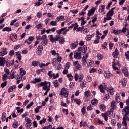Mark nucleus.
<instances>
[{
    "instance_id": "8fccbe9b",
    "label": "nucleus",
    "mask_w": 129,
    "mask_h": 129,
    "mask_svg": "<svg viewBox=\"0 0 129 129\" xmlns=\"http://www.w3.org/2000/svg\"><path fill=\"white\" fill-rule=\"evenodd\" d=\"M77 46V45H76L74 43H72L71 44V49H72L73 50L74 49H75V48H76Z\"/></svg>"
},
{
    "instance_id": "1a4fd4ad",
    "label": "nucleus",
    "mask_w": 129,
    "mask_h": 129,
    "mask_svg": "<svg viewBox=\"0 0 129 129\" xmlns=\"http://www.w3.org/2000/svg\"><path fill=\"white\" fill-rule=\"evenodd\" d=\"M8 118H8V117L7 118V114L6 113H2V118H1L2 121H5L6 120V122H8Z\"/></svg>"
},
{
    "instance_id": "a18cd8bd",
    "label": "nucleus",
    "mask_w": 129,
    "mask_h": 129,
    "mask_svg": "<svg viewBox=\"0 0 129 129\" xmlns=\"http://www.w3.org/2000/svg\"><path fill=\"white\" fill-rule=\"evenodd\" d=\"M55 40V41H60V40H61V37H60V35L59 34L56 35Z\"/></svg>"
},
{
    "instance_id": "9b49d317",
    "label": "nucleus",
    "mask_w": 129,
    "mask_h": 129,
    "mask_svg": "<svg viewBox=\"0 0 129 129\" xmlns=\"http://www.w3.org/2000/svg\"><path fill=\"white\" fill-rule=\"evenodd\" d=\"M118 55H119V52H118V49H117V48H116L115 51L112 54V56L114 58H117V56H118Z\"/></svg>"
},
{
    "instance_id": "72a5a7b5",
    "label": "nucleus",
    "mask_w": 129,
    "mask_h": 129,
    "mask_svg": "<svg viewBox=\"0 0 129 129\" xmlns=\"http://www.w3.org/2000/svg\"><path fill=\"white\" fill-rule=\"evenodd\" d=\"M18 124L19 122H18V121H15L13 124V127L14 128H17V127H18Z\"/></svg>"
},
{
    "instance_id": "4468645a",
    "label": "nucleus",
    "mask_w": 129,
    "mask_h": 129,
    "mask_svg": "<svg viewBox=\"0 0 129 129\" xmlns=\"http://www.w3.org/2000/svg\"><path fill=\"white\" fill-rule=\"evenodd\" d=\"M64 16L61 15L56 18V21H57V22H61V21H64Z\"/></svg>"
},
{
    "instance_id": "e433bc0d",
    "label": "nucleus",
    "mask_w": 129,
    "mask_h": 129,
    "mask_svg": "<svg viewBox=\"0 0 129 129\" xmlns=\"http://www.w3.org/2000/svg\"><path fill=\"white\" fill-rule=\"evenodd\" d=\"M81 68H82L81 65H80V64H78V65L75 66L74 69V70H76V69H78L79 70H80Z\"/></svg>"
},
{
    "instance_id": "7ed1b4c3",
    "label": "nucleus",
    "mask_w": 129,
    "mask_h": 129,
    "mask_svg": "<svg viewBox=\"0 0 129 129\" xmlns=\"http://www.w3.org/2000/svg\"><path fill=\"white\" fill-rule=\"evenodd\" d=\"M25 121L26 122V127L30 128L32 125V120L30 119L28 117H25Z\"/></svg>"
},
{
    "instance_id": "6e6d98bb",
    "label": "nucleus",
    "mask_w": 129,
    "mask_h": 129,
    "mask_svg": "<svg viewBox=\"0 0 129 129\" xmlns=\"http://www.w3.org/2000/svg\"><path fill=\"white\" fill-rule=\"evenodd\" d=\"M125 57H126V58L128 61H129V51H127L126 53L125 54Z\"/></svg>"
},
{
    "instance_id": "3c124183",
    "label": "nucleus",
    "mask_w": 129,
    "mask_h": 129,
    "mask_svg": "<svg viewBox=\"0 0 129 129\" xmlns=\"http://www.w3.org/2000/svg\"><path fill=\"white\" fill-rule=\"evenodd\" d=\"M4 72H5V73H7V74H8V75H10V70H9V69L7 68H5L4 69Z\"/></svg>"
},
{
    "instance_id": "f704fd0d",
    "label": "nucleus",
    "mask_w": 129,
    "mask_h": 129,
    "mask_svg": "<svg viewBox=\"0 0 129 129\" xmlns=\"http://www.w3.org/2000/svg\"><path fill=\"white\" fill-rule=\"evenodd\" d=\"M8 79V75L6 74H4L2 76V80L3 81H6Z\"/></svg>"
},
{
    "instance_id": "ddd939ff",
    "label": "nucleus",
    "mask_w": 129,
    "mask_h": 129,
    "mask_svg": "<svg viewBox=\"0 0 129 129\" xmlns=\"http://www.w3.org/2000/svg\"><path fill=\"white\" fill-rule=\"evenodd\" d=\"M113 109H110V111H107L106 114L108 115V116H113Z\"/></svg>"
},
{
    "instance_id": "2eb2a0df",
    "label": "nucleus",
    "mask_w": 129,
    "mask_h": 129,
    "mask_svg": "<svg viewBox=\"0 0 129 129\" xmlns=\"http://www.w3.org/2000/svg\"><path fill=\"white\" fill-rule=\"evenodd\" d=\"M115 100L117 101V103L120 102V95H119V94H116Z\"/></svg>"
},
{
    "instance_id": "4c0bfd02",
    "label": "nucleus",
    "mask_w": 129,
    "mask_h": 129,
    "mask_svg": "<svg viewBox=\"0 0 129 129\" xmlns=\"http://www.w3.org/2000/svg\"><path fill=\"white\" fill-rule=\"evenodd\" d=\"M90 93V91H86L85 92V97H89L90 96V95L89 94Z\"/></svg>"
},
{
    "instance_id": "f03ea898",
    "label": "nucleus",
    "mask_w": 129,
    "mask_h": 129,
    "mask_svg": "<svg viewBox=\"0 0 129 129\" xmlns=\"http://www.w3.org/2000/svg\"><path fill=\"white\" fill-rule=\"evenodd\" d=\"M122 114H123V117L127 118V116L129 115V106H127L124 107L122 111Z\"/></svg>"
},
{
    "instance_id": "f8f14e48",
    "label": "nucleus",
    "mask_w": 129,
    "mask_h": 129,
    "mask_svg": "<svg viewBox=\"0 0 129 129\" xmlns=\"http://www.w3.org/2000/svg\"><path fill=\"white\" fill-rule=\"evenodd\" d=\"M104 75L105 77H106V78H109V77H110V76H111V74H110V72H109L108 71H106L104 73Z\"/></svg>"
},
{
    "instance_id": "e2e57ef3",
    "label": "nucleus",
    "mask_w": 129,
    "mask_h": 129,
    "mask_svg": "<svg viewBox=\"0 0 129 129\" xmlns=\"http://www.w3.org/2000/svg\"><path fill=\"white\" fill-rule=\"evenodd\" d=\"M6 85H7V81L2 83L1 84V87L2 88H4V86H6Z\"/></svg>"
},
{
    "instance_id": "7c9ffc66",
    "label": "nucleus",
    "mask_w": 129,
    "mask_h": 129,
    "mask_svg": "<svg viewBox=\"0 0 129 129\" xmlns=\"http://www.w3.org/2000/svg\"><path fill=\"white\" fill-rule=\"evenodd\" d=\"M113 33L115 35H119L121 33V31L120 30H114Z\"/></svg>"
},
{
    "instance_id": "f3484780",
    "label": "nucleus",
    "mask_w": 129,
    "mask_h": 129,
    "mask_svg": "<svg viewBox=\"0 0 129 129\" xmlns=\"http://www.w3.org/2000/svg\"><path fill=\"white\" fill-rule=\"evenodd\" d=\"M105 9V6L101 5L100 6V8L99 9V12H100L101 13H103V12H104Z\"/></svg>"
},
{
    "instance_id": "9d476101",
    "label": "nucleus",
    "mask_w": 129,
    "mask_h": 129,
    "mask_svg": "<svg viewBox=\"0 0 129 129\" xmlns=\"http://www.w3.org/2000/svg\"><path fill=\"white\" fill-rule=\"evenodd\" d=\"M94 12H95V8H93L91 10L88 11V17H90V16H92L93 14H94Z\"/></svg>"
},
{
    "instance_id": "a19ab883",
    "label": "nucleus",
    "mask_w": 129,
    "mask_h": 129,
    "mask_svg": "<svg viewBox=\"0 0 129 129\" xmlns=\"http://www.w3.org/2000/svg\"><path fill=\"white\" fill-rule=\"evenodd\" d=\"M58 41L60 44H64L65 43V38L61 37V39H59Z\"/></svg>"
},
{
    "instance_id": "58836bf2",
    "label": "nucleus",
    "mask_w": 129,
    "mask_h": 129,
    "mask_svg": "<svg viewBox=\"0 0 129 129\" xmlns=\"http://www.w3.org/2000/svg\"><path fill=\"white\" fill-rule=\"evenodd\" d=\"M42 24H39L36 26L37 29H38L39 30H42L43 29V26H42Z\"/></svg>"
},
{
    "instance_id": "c03bdc74",
    "label": "nucleus",
    "mask_w": 129,
    "mask_h": 129,
    "mask_svg": "<svg viewBox=\"0 0 129 129\" xmlns=\"http://www.w3.org/2000/svg\"><path fill=\"white\" fill-rule=\"evenodd\" d=\"M51 64L50 62H48L46 64H44L43 63H41V64L40 65V67L42 68V67H44V66H48V65H50Z\"/></svg>"
},
{
    "instance_id": "473e14b6",
    "label": "nucleus",
    "mask_w": 129,
    "mask_h": 129,
    "mask_svg": "<svg viewBox=\"0 0 129 129\" xmlns=\"http://www.w3.org/2000/svg\"><path fill=\"white\" fill-rule=\"evenodd\" d=\"M48 44V39L43 40L41 42V45L43 46H46Z\"/></svg>"
},
{
    "instance_id": "aec40b11",
    "label": "nucleus",
    "mask_w": 129,
    "mask_h": 129,
    "mask_svg": "<svg viewBox=\"0 0 129 129\" xmlns=\"http://www.w3.org/2000/svg\"><path fill=\"white\" fill-rule=\"evenodd\" d=\"M126 117H123V122H122V125H123V126H127V123H126Z\"/></svg>"
},
{
    "instance_id": "37998d69",
    "label": "nucleus",
    "mask_w": 129,
    "mask_h": 129,
    "mask_svg": "<svg viewBox=\"0 0 129 129\" xmlns=\"http://www.w3.org/2000/svg\"><path fill=\"white\" fill-rule=\"evenodd\" d=\"M91 38H92V36L90 35H88L86 37V39L87 41H90L91 40Z\"/></svg>"
},
{
    "instance_id": "4be33fe9",
    "label": "nucleus",
    "mask_w": 129,
    "mask_h": 129,
    "mask_svg": "<svg viewBox=\"0 0 129 129\" xmlns=\"http://www.w3.org/2000/svg\"><path fill=\"white\" fill-rule=\"evenodd\" d=\"M97 102H98V101L96 99H95L92 100V101H91V103H92V105H94L95 106L97 105Z\"/></svg>"
},
{
    "instance_id": "f257e3e1",
    "label": "nucleus",
    "mask_w": 129,
    "mask_h": 129,
    "mask_svg": "<svg viewBox=\"0 0 129 129\" xmlns=\"http://www.w3.org/2000/svg\"><path fill=\"white\" fill-rule=\"evenodd\" d=\"M39 86L43 87V90H46V92L44 93V95H47L50 90V87H51V82L45 81L41 82L39 84Z\"/></svg>"
},
{
    "instance_id": "774afa93",
    "label": "nucleus",
    "mask_w": 129,
    "mask_h": 129,
    "mask_svg": "<svg viewBox=\"0 0 129 129\" xmlns=\"http://www.w3.org/2000/svg\"><path fill=\"white\" fill-rule=\"evenodd\" d=\"M52 64L53 65H56L57 64V59L55 58H53L52 60Z\"/></svg>"
},
{
    "instance_id": "393cba45",
    "label": "nucleus",
    "mask_w": 129,
    "mask_h": 129,
    "mask_svg": "<svg viewBox=\"0 0 129 129\" xmlns=\"http://www.w3.org/2000/svg\"><path fill=\"white\" fill-rule=\"evenodd\" d=\"M5 58L3 57H0V66H3L5 64Z\"/></svg>"
},
{
    "instance_id": "20e7f679",
    "label": "nucleus",
    "mask_w": 129,
    "mask_h": 129,
    "mask_svg": "<svg viewBox=\"0 0 129 129\" xmlns=\"http://www.w3.org/2000/svg\"><path fill=\"white\" fill-rule=\"evenodd\" d=\"M116 9V7H113L107 13L106 15L107 18H109V17H112L114 14V11L113 10Z\"/></svg>"
},
{
    "instance_id": "49530a36",
    "label": "nucleus",
    "mask_w": 129,
    "mask_h": 129,
    "mask_svg": "<svg viewBox=\"0 0 129 129\" xmlns=\"http://www.w3.org/2000/svg\"><path fill=\"white\" fill-rule=\"evenodd\" d=\"M42 108V106H38L35 109V111L36 112V113H38V112H39V110H40V109Z\"/></svg>"
},
{
    "instance_id": "bb28decb",
    "label": "nucleus",
    "mask_w": 129,
    "mask_h": 129,
    "mask_svg": "<svg viewBox=\"0 0 129 129\" xmlns=\"http://www.w3.org/2000/svg\"><path fill=\"white\" fill-rule=\"evenodd\" d=\"M2 31L3 32H6V31L7 32H11L12 29L10 27H5L2 29Z\"/></svg>"
},
{
    "instance_id": "338daca9",
    "label": "nucleus",
    "mask_w": 129,
    "mask_h": 129,
    "mask_svg": "<svg viewBox=\"0 0 129 129\" xmlns=\"http://www.w3.org/2000/svg\"><path fill=\"white\" fill-rule=\"evenodd\" d=\"M39 63V62L38 61H33L32 62V65H33V66H37V65H38Z\"/></svg>"
},
{
    "instance_id": "bf43d9fd",
    "label": "nucleus",
    "mask_w": 129,
    "mask_h": 129,
    "mask_svg": "<svg viewBox=\"0 0 129 129\" xmlns=\"http://www.w3.org/2000/svg\"><path fill=\"white\" fill-rule=\"evenodd\" d=\"M79 79V82H80V81L83 79V75L82 74H80Z\"/></svg>"
},
{
    "instance_id": "a211bd4d",
    "label": "nucleus",
    "mask_w": 129,
    "mask_h": 129,
    "mask_svg": "<svg viewBox=\"0 0 129 129\" xmlns=\"http://www.w3.org/2000/svg\"><path fill=\"white\" fill-rule=\"evenodd\" d=\"M8 52H7V48H5L4 50L2 52H0V56H5V55H7Z\"/></svg>"
},
{
    "instance_id": "b1692460",
    "label": "nucleus",
    "mask_w": 129,
    "mask_h": 129,
    "mask_svg": "<svg viewBox=\"0 0 129 129\" xmlns=\"http://www.w3.org/2000/svg\"><path fill=\"white\" fill-rule=\"evenodd\" d=\"M111 109H113L114 110L115 108H116V106L115 105V101H113L111 103Z\"/></svg>"
},
{
    "instance_id": "dca6fc26",
    "label": "nucleus",
    "mask_w": 129,
    "mask_h": 129,
    "mask_svg": "<svg viewBox=\"0 0 129 129\" xmlns=\"http://www.w3.org/2000/svg\"><path fill=\"white\" fill-rule=\"evenodd\" d=\"M121 82L123 86H126L127 83V80H126V79L123 78L121 79Z\"/></svg>"
},
{
    "instance_id": "de8ad7c7",
    "label": "nucleus",
    "mask_w": 129,
    "mask_h": 129,
    "mask_svg": "<svg viewBox=\"0 0 129 129\" xmlns=\"http://www.w3.org/2000/svg\"><path fill=\"white\" fill-rule=\"evenodd\" d=\"M25 74H26V71H24V70H21L20 75L21 77H23L24 75H25Z\"/></svg>"
},
{
    "instance_id": "0eeeda50",
    "label": "nucleus",
    "mask_w": 129,
    "mask_h": 129,
    "mask_svg": "<svg viewBox=\"0 0 129 129\" xmlns=\"http://www.w3.org/2000/svg\"><path fill=\"white\" fill-rule=\"evenodd\" d=\"M99 87L100 92L102 93H104V92H105V91H104V90H106V85H103L102 84H101Z\"/></svg>"
},
{
    "instance_id": "2f4dec72",
    "label": "nucleus",
    "mask_w": 129,
    "mask_h": 129,
    "mask_svg": "<svg viewBox=\"0 0 129 129\" xmlns=\"http://www.w3.org/2000/svg\"><path fill=\"white\" fill-rule=\"evenodd\" d=\"M102 117L104 118V120H105V121H107L108 119V118L107 117V116H108L107 114H106V113H104V114L102 113Z\"/></svg>"
},
{
    "instance_id": "680f3d73",
    "label": "nucleus",
    "mask_w": 129,
    "mask_h": 129,
    "mask_svg": "<svg viewBox=\"0 0 129 129\" xmlns=\"http://www.w3.org/2000/svg\"><path fill=\"white\" fill-rule=\"evenodd\" d=\"M34 105V102H31V103H30L27 106L26 108H30L31 106H32V105Z\"/></svg>"
},
{
    "instance_id": "c756f323",
    "label": "nucleus",
    "mask_w": 129,
    "mask_h": 129,
    "mask_svg": "<svg viewBox=\"0 0 129 129\" xmlns=\"http://www.w3.org/2000/svg\"><path fill=\"white\" fill-rule=\"evenodd\" d=\"M100 108L103 110V111H105L106 110V106L104 104H102L100 105Z\"/></svg>"
},
{
    "instance_id": "6e6552de",
    "label": "nucleus",
    "mask_w": 129,
    "mask_h": 129,
    "mask_svg": "<svg viewBox=\"0 0 129 129\" xmlns=\"http://www.w3.org/2000/svg\"><path fill=\"white\" fill-rule=\"evenodd\" d=\"M74 57L77 60H79V59H81V53L77 52L75 53L74 55Z\"/></svg>"
},
{
    "instance_id": "0e129e2a",
    "label": "nucleus",
    "mask_w": 129,
    "mask_h": 129,
    "mask_svg": "<svg viewBox=\"0 0 129 129\" xmlns=\"http://www.w3.org/2000/svg\"><path fill=\"white\" fill-rule=\"evenodd\" d=\"M53 77L54 79H56V78H58V77H59V73H57L56 75H55V74H53Z\"/></svg>"
},
{
    "instance_id": "69168bd1",
    "label": "nucleus",
    "mask_w": 129,
    "mask_h": 129,
    "mask_svg": "<svg viewBox=\"0 0 129 129\" xmlns=\"http://www.w3.org/2000/svg\"><path fill=\"white\" fill-rule=\"evenodd\" d=\"M40 40H47V35H44L42 36V37H41L40 38Z\"/></svg>"
},
{
    "instance_id": "603ef678",
    "label": "nucleus",
    "mask_w": 129,
    "mask_h": 129,
    "mask_svg": "<svg viewBox=\"0 0 129 129\" xmlns=\"http://www.w3.org/2000/svg\"><path fill=\"white\" fill-rule=\"evenodd\" d=\"M95 16L96 17L94 18L93 17L92 18V23H95V22H96V20H97V15H95Z\"/></svg>"
},
{
    "instance_id": "052dcab7",
    "label": "nucleus",
    "mask_w": 129,
    "mask_h": 129,
    "mask_svg": "<svg viewBox=\"0 0 129 129\" xmlns=\"http://www.w3.org/2000/svg\"><path fill=\"white\" fill-rule=\"evenodd\" d=\"M96 69H94V68H92L90 71L89 73H94V72H96Z\"/></svg>"
},
{
    "instance_id": "09e8293b",
    "label": "nucleus",
    "mask_w": 129,
    "mask_h": 129,
    "mask_svg": "<svg viewBox=\"0 0 129 129\" xmlns=\"http://www.w3.org/2000/svg\"><path fill=\"white\" fill-rule=\"evenodd\" d=\"M97 58L98 60H102V58H103V56L100 54H97Z\"/></svg>"
},
{
    "instance_id": "79ce46f5",
    "label": "nucleus",
    "mask_w": 129,
    "mask_h": 129,
    "mask_svg": "<svg viewBox=\"0 0 129 129\" xmlns=\"http://www.w3.org/2000/svg\"><path fill=\"white\" fill-rule=\"evenodd\" d=\"M86 84V81H83L80 83V86H81L82 87H84Z\"/></svg>"
},
{
    "instance_id": "13d9d810",
    "label": "nucleus",
    "mask_w": 129,
    "mask_h": 129,
    "mask_svg": "<svg viewBox=\"0 0 129 129\" xmlns=\"http://www.w3.org/2000/svg\"><path fill=\"white\" fill-rule=\"evenodd\" d=\"M70 65H71V64L70 63V62H67L65 66V69H69V67H70Z\"/></svg>"
},
{
    "instance_id": "39448f33",
    "label": "nucleus",
    "mask_w": 129,
    "mask_h": 129,
    "mask_svg": "<svg viewBox=\"0 0 129 129\" xmlns=\"http://www.w3.org/2000/svg\"><path fill=\"white\" fill-rule=\"evenodd\" d=\"M60 95H64V97H68V93H67L66 88H62L60 91Z\"/></svg>"
},
{
    "instance_id": "6ab92c4d",
    "label": "nucleus",
    "mask_w": 129,
    "mask_h": 129,
    "mask_svg": "<svg viewBox=\"0 0 129 129\" xmlns=\"http://www.w3.org/2000/svg\"><path fill=\"white\" fill-rule=\"evenodd\" d=\"M65 30H66V27L62 28H61V29H60V30H56V33H57L58 35H60L61 34H62V32H63V31H65Z\"/></svg>"
},
{
    "instance_id": "864d4df0",
    "label": "nucleus",
    "mask_w": 129,
    "mask_h": 129,
    "mask_svg": "<svg viewBox=\"0 0 129 129\" xmlns=\"http://www.w3.org/2000/svg\"><path fill=\"white\" fill-rule=\"evenodd\" d=\"M50 40L51 42H52V43H54V42H55V38H54V37L53 36V35H50Z\"/></svg>"
},
{
    "instance_id": "5701e85b",
    "label": "nucleus",
    "mask_w": 129,
    "mask_h": 129,
    "mask_svg": "<svg viewBox=\"0 0 129 129\" xmlns=\"http://www.w3.org/2000/svg\"><path fill=\"white\" fill-rule=\"evenodd\" d=\"M15 88H16V86L15 85L11 86L8 89V92H12V91H13V89H15Z\"/></svg>"
},
{
    "instance_id": "c85d7f7f",
    "label": "nucleus",
    "mask_w": 129,
    "mask_h": 129,
    "mask_svg": "<svg viewBox=\"0 0 129 129\" xmlns=\"http://www.w3.org/2000/svg\"><path fill=\"white\" fill-rule=\"evenodd\" d=\"M74 102H76V104L78 105H80V104L81 103V101L79 99H75L74 100Z\"/></svg>"
},
{
    "instance_id": "4d7b16f0",
    "label": "nucleus",
    "mask_w": 129,
    "mask_h": 129,
    "mask_svg": "<svg viewBox=\"0 0 129 129\" xmlns=\"http://www.w3.org/2000/svg\"><path fill=\"white\" fill-rule=\"evenodd\" d=\"M37 50H38V51H43V47L42 46V45H39V46H38V47H37Z\"/></svg>"
},
{
    "instance_id": "412c9836",
    "label": "nucleus",
    "mask_w": 129,
    "mask_h": 129,
    "mask_svg": "<svg viewBox=\"0 0 129 129\" xmlns=\"http://www.w3.org/2000/svg\"><path fill=\"white\" fill-rule=\"evenodd\" d=\"M37 82H41V79L40 78H35L34 79V81H32L31 82V83H33V84H35V83H37Z\"/></svg>"
},
{
    "instance_id": "a878e982",
    "label": "nucleus",
    "mask_w": 129,
    "mask_h": 129,
    "mask_svg": "<svg viewBox=\"0 0 129 129\" xmlns=\"http://www.w3.org/2000/svg\"><path fill=\"white\" fill-rule=\"evenodd\" d=\"M107 92H108V93H110L111 95H113V94H114V89H109L107 90Z\"/></svg>"
},
{
    "instance_id": "c9c22d12",
    "label": "nucleus",
    "mask_w": 129,
    "mask_h": 129,
    "mask_svg": "<svg viewBox=\"0 0 129 129\" xmlns=\"http://www.w3.org/2000/svg\"><path fill=\"white\" fill-rule=\"evenodd\" d=\"M57 21H52L50 22V25L51 26H56L57 25Z\"/></svg>"
},
{
    "instance_id": "ea45409f",
    "label": "nucleus",
    "mask_w": 129,
    "mask_h": 129,
    "mask_svg": "<svg viewBox=\"0 0 129 129\" xmlns=\"http://www.w3.org/2000/svg\"><path fill=\"white\" fill-rule=\"evenodd\" d=\"M67 76L68 78H69V80H70V81L72 80V79H73V76L71 74H68L67 75Z\"/></svg>"
},
{
    "instance_id": "5fc2aeb1",
    "label": "nucleus",
    "mask_w": 129,
    "mask_h": 129,
    "mask_svg": "<svg viewBox=\"0 0 129 129\" xmlns=\"http://www.w3.org/2000/svg\"><path fill=\"white\" fill-rule=\"evenodd\" d=\"M112 5V2H110L108 3V5L106 6V8L107 10H109V8H110V6Z\"/></svg>"
},
{
    "instance_id": "423d86ee",
    "label": "nucleus",
    "mask_w": 129,
    "mask_h": 129,
    "mask_svg": "<svg viewBox=\"0 0 129 129\" xmlns=\"http://www.w3.org/2000/svg\"><path fill=\"white\" fill-rule=\"evenodd\" d=\"M87 58H88V53L86 54L85 56L82 57V64L84 65H86L87 64Z\"/></svg>"
},
{
    "instance_id": "cd10ccee",
    "label": "nucleus",
    "mask_w": 129,
    "mask_h": 129,
    "mask_svg": "<svg viewBox=\"0 0 129 129\" xmlns=\"http://www.w3.org/2000/svg\"><path fill=\"white\" fill-rule=\"evenodd\" d=\"M53 84H54V86L56 88L59 86V82H58V80H54Z\"/></svg>"
}]
</instances>
